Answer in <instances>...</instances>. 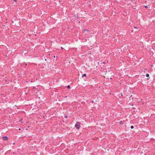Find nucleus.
Returning a JSON list of instances; mask_svg holds the SVG:
<instances>
[{
	"label": "nucleus",
	"instance_id": "obj_1",
	"mask_svg": "<svg viewBox=\"0 0 155 155\" xmlns=\"http://www.w3.org/2000/svg\"><path fill=\"white\" fill-rule=\"evenodd\" d=\"M80 123L79 122H77L75 124V127L77 129H79L80 127Z\"/></svg>",
	"mask_w": 155,
	"mask_h": 155
},
{
	"label": "nucleus",
	"instance_id": "obj_2",
	"mask_svg": "<svg viewBox=\"0 0 155 155\" xmlns=\"http://www.w3.org/2000/svg\"><path fill=\"white\" fill-rule=\"evenodd\" d=\"M89 31L85 29L84 30V31L83 32V34L84 35L87 34L88 32Z\"/></svg>",
	"mask_w": 155,
	"mask_h": 155
},
{
	"label": "nucleus",
	"instance_id": "obj_3",
	"mask_svg": "<svg viewBox=\"0 0 155 155\" xmlns=\"http://www.w3.org/2000/svg\"><path fill=\"white\" fill-rule=\"evenodd\" d=\"M3 139L4 140H7L8 139V138L7 136H5L2 137Z\"/></svg>",
	"mask_w": 155,
	"mask_h": 155
},
{
	"label": "nucleus",
	"instance_id": "obj_4",
	"mask_svg": "<svg viewBox=\"0 0 155 155\" xmlns=\"http://www.w3.org/2000/svg\"><path fill=\"white\" fill-rule=\"evenodd\" d=\"M86 76V74H84L82 76V78H83L84 76Z\"/></svg>",
	"mask_w": 155,
	"mask_h": 155
},
{
	"label": "nucleus",
	"instance_id": "obj_5",
	"mask_svg": "<svg viewBox=\"0 0 155 155\" xmlns=\"http://www.w3.org/2000/svg\"><path fill=\"white\" fill-rule=\"evenodd\" d=\"M120 123L121 124H123V123L122 122V121H120Z\"/></svg>",
	"mask_w": 155,
	"mask_h": 155
},
{
	"label": "nucleus",
	"instance_id": "obj_6",
	"mask_svg": "<svg viewBox=\"0 0 155 155\" xmlns=\"http://www.w3.org/2000/svg\"><path fill=\"white\" fill-rule=\"evenodd\" d=\"M134 127L133 126H131L130 127L131 129H132L134 128Z\"/></svg>",
	"mask_w": 155,
	"mask_h": 155
},
{
	"label": "nucleus",
	"instance_id": "obj_7",
	"mask_svg": "<svg viewBox=\"0 0 155 155\" xmlns=\"http://www.w3.org/2000/svg\"><path fill=\"white\" fill-rule=\"evenodd\" d=\"M146 76L147 77H148L149 76V74H147L146 75Z\"/></svg>",
	"mask_w": 155,
	"mask_h": 155
},
{
	"label": "nucleus",
	"instance_id": "obj_8",
	"mask_svg": "<svg viewBox=\"0 0 155 155\" xmlns=\"http://www.w3.org/2000/svg\"><path fill=\"white\" fill-rule=\"evenodd\" d=\"M67 87H68V88H70V86H69V85L68 86H67Z\"/></svg>",
	"mask_w": 155,
	"mask_h": 155
},
{
	"label": "nucleus",
	"instance_id": "obj_9",
	"mask_svg": "<svg viewBox=\"0 0 155 155\" xmlns=\"http://www.w3.org/2000/svg\"><path fill=\"white\" fill-rule=\"evenodd\" d=\"M134 28H136V29H137V28L136 27H134Z\"/></svg>",
	"mask_w": 155,
	"mask_h": 155
},
{
	"label": "nucleus",
	"instance_id": "obj_10",
	"mask_svg": "<svg viewBox=\"0 0 155 155\" xmlns=\"http://www.w3.org/2000/svg\"><path fill=\"white\" fill-rule=\"evenodd\" d=\"M64 117L66 118H67L68 116H64Z\"/></svg>",
	"mask_w": 155,
	"mask_h": 155
},
{
	"label": "nucleus",
	"instance_id": "obj_11",
	"mask_svg": "<svg viewBox=\"0 0 155 155\" xmlns=\"http://www.w3.org/2000/svg\"><path fill=\"white\" fill-rule=\"evenodd\" d=\"M19 130H21V129H20V128H19Z\"/></svg>",
	"mask_w": 155,
	"mask_h": 155
},
{
	"label": "nucleus",
	"instance_id": "obj_12",
	"mask_svg": "<svg viewBox=\"0 0 155 155\" xmlns=\"http://www.w3.org/2000/svg\"><path fill=\"white\" fill-rule=\"evenodd\" d=\"M61 49H63V48H62V47H61Z\"/></svg>",
	"mask_w": 155,
	"mask_h": 155
},
{
	"label": "nucleus",
	"instance_id": "obj_13",
	"mask_svg": "<svg viewBox=\"0 0 155 155\" xmlns=\"http://www.w3.org/2000/svg\"><path fill=\"white\" fill-rule=\"evenodd\" d=\"M14 0V1H15V2L16 1V0Z\"/></svg>",
	"mask_w": 155,
	"mask_h": 155
}]
</instances>
